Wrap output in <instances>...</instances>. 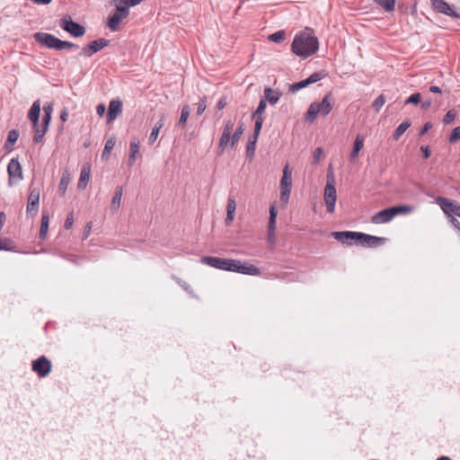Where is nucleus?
Segmentation results:
<instances>
[{"label": "nucleus", "instance_id": "nucleus-18", "mask_svg": "<svg viewBox=\"0 0 460 460\" xmlns=\"http://www.w3.org/2000/svg\"><path fill=\"white\" fill-rule=\"evenodd\" d=\"M277 209L275 206H270V218L268 223V242L270 244H274L276 243V219H277Z\"/></svg>", "mask_w": 460, "mask_h": 460}, {"label": "nucleus", "instance_id": "nucleus-4", "mask_svg": "<svg viewBox=\"0 0 460 460\" xmlns=\"http://www.w3.org/2000/svg\"><path fill=\"white\" fill-rule=\"evenodd\" d=\"M200 261L212 268L231 272H234L235 265L238 263V260L213 256H203Z\"/></svg>", "mask_w": 460, "mask_h": 460}, {"label": "nucleus", "instance_id": "nucleus-63", "mask_svg": "<svg viewBox=\"0 0 460 460\" xmlns=\"http://www.w3.org/2000/svg\"><path fill=\"white\" fill-rule=\"evenodd\" d=\"M189 117H180V119L177 123L178 127L183 128L186 125L187 119Z\"/></svg>", "mask_w": 460, "mask_h": 460}, {"label": "nucleus", "instance_id": "nucleus-3", "mask_svg": "<svg viewBox=\"0 0 460 460\" xmlns=\"http://www.w3.org/2000/svg\"><path fill=\"white\" fill-rule=\"evenodd\" d=\"M334 105L332 93H328L321 102H314L305 115H328Z\"/></svg>", "mask_w": 460, "mask_h": 460}, {"label": "nucleus", "instance_id": "nucleus-52", "mask_svg": "<svg viewBox=\"0 0 460 460\" xmlns=\"http://www.w3.org/2000/svg\"><path fill=\"white\" fill-rule=\"evenodd\" d=\"M173 279L176 280V282L189 294H192L193 290L190 288V286L184 280L181 279L180 278L173 277Z\"/></svg>", "mask_w": 460, "mask_h": 460}, {"label": "nucleus", "instance_id": "nucleus-62", "mask_svg": "<svg viewBox=\"0 0 460 460\" xmlns=\"http://www.w3.org/2000/svg\"><path fill=\"white\" fill-rule=\"evenodd\" d=\"M6 221V215L4 212L0 211V231L2 230L4 223Z\"/></svg>", "mask_w": 460, "mask_h": 460}, {"label": "nucleus", "instance_id": "nucleus-10", "mask_svg": "<svg viewBox=\"0 0 460 460\" xmlns=\"http://www.w3.org/2000/svg\"><path fill=\"white\" fill-rule=\"evenodd\" d=\"M51 362L45 357L40 356L31 363V369L35 372L39 377H46L51 371Z\"/></svg>", "mask_w": 460, "mask_h": 460}, {"label": "nucleus", "instance_id": "nucleus-31", "mask_svg": "<svg viewBox=\"0 0 460 460\" xmlns=\"http://www.w3.org/2000/svg\"><path fill=\"white\" fill-rule=\"evenodd\" d=\"M257 140L258 137H256V135H251L248 138L246 146V156L250 160L254 157Z\"/></svg>", "mask_w": 460, "mask_h": 460}, {"label": "nucleus", "instance_id": "nucleus-53", "mask_svg": "<svg viewBox=\"0 0 460 460\" xmlns=\"http://www.w3.org/2000/svg\"><path fill=\"white\" fill-rule=\"evenodd\" d=\"M266 100L261 99L257 109L252 113V115H261L266 108Z\"/></svg>", "mask_w": 460, "mask_h": 460}, {"label": "nucleus", "instance_id": "nucleus-38", "mask_svg": "<svg viewBox=\"0 0 460 460\" xmlns=\"http://www.w3.org/2000/svg\"><path fill=\"white\" fill-rule=\"evenodd\" d=\"M244 131V128H243V124L241 123L235 129L234 131L233 130L232 134H231V143H230V147L233 148L235 144L239 141L241 136L243 135Z\"/></svg>", "mask_w": 460, "mask_h": 460}, {"label": "nucleus", "instance_id": "nucleus-37", "mask_svg": "<svg viewBox=\"0 0 460 460\" xmlns=\"http://www.w3.org/2000/svg\"><path fill=\"white\" fill-rule=\"evenodd\" d=\"M411 126V122L409 120H404L394 130L393 134L394 140L397 141L402 134L408 129V128Z\"/></svg>", "mask_w": 460, "mask_h": 460}, {"label": "nucleus", "instance_id": "nucleus-12", "mask_svg": "<svg viewBox=\"0 0 460 460\" xmlns=\"http://www.w3.org/2000/svg\"><path fill=\"white\" fill-rule=\"evenodd\" d=\"M128 15L129 11L115 7L114 13L107 18L106 25L111 31H118L119 30L120 22L122 20L128 18Z\"/></svg>", "mask_w": 460, "mask_h": 460}, {"label": "nucleus", "instance_id": "nucleus-51", "mask_svg": "<svg viewBox=\"0 0 460 460\" xmlns=\"http://www.w3.org/2000/svg\"><path fill=\"white\" fill-rule=\"evenodd\" d=\"M263 123V117H256L253 134L256 135V137H259V134L261 132V127Z\"/></svg>", "mask_w": 460, "mask_h": 460}, {"label": "nucleus", "instance_id": "nucleus-50", "mask_svg": "<svg viewBox=\"0 0 460 460\" xmlns=\"http://www.w3.org/2000/svg\"><path fill=\"white\" fill-rule=\"evenodd\" d=\"M27 115H40V102L37 100L33 102Z\"/></svg>", "mask_w": 460, "mask_h": 460}, {"label": "nucleus", "instance_id": "nucleus-28", "mask_svg": "<svg viewBox=\"0 0 460 460\" xmlns=\"http://www.w3.org/2000/svg\"><path fill=\"white\" fill-rule=\"evenodd\" d=\"M89 180H90V166H84L80 172L77 188L80 190L85 189Z\"/></svg>", "mask_w": 460, "mask_h": 460}, {"label": "nucleus", "instance_id": "nucleus-6", "mask_svg": "<svg viewBox=\"0 0 460 460\" xmlns=\"http://www.w3.org/2000/svg\"><path fill=\"white\" fill-rule=\"evenodd\" d=\"M336 188L334 185V178L328 174L327 182L324 188L323 199L326 205L328 213H333L335 209V204L337 200Z\"/></svg>", "mask_w": 460, "mask_h": 460}, {"label": "nucleus", "instance_id": "nucleus-59", "mask_svg": "<svg viewBox=\"0 0 460 460\" xmlns=\"http://www.w3.org/2000/svg\"><path fill=\"white\" fill-rule=\"evenodd\" d=\"M420 150L423 153V157L428 159L430 156L429 147L428 146H421Z\"/></svg>", "mask_w": 460, "mask_h": 460}, {"label": "nucleus", "instance_id": "nucleus-26", "mask_svg": "<svg viewBox=\"0 0 460 460\" xmlns=\"http://www.w3.org/2000/svg\"><path fill=\"white\" fill-rule=\"evenodd\" d=\"M18 137H19L18 130L17 129H11L8 132L7 139L4 142V148L6 151L13 150V147L14 144L16 143V141L18 140Z\"/></svg>", "mask_w": 460, "mask_h": 460}, {"label": "nucleus", "instance_id": "nucleus-1", "mask_svg": "<svg viewBox=\"0 0 460 460\" xmlns=\"http://www.w3.org/2000/svg\"><path fill=\"white\" fill-rule=\"evenodd\" d=\"M318 49V38L314 35V31L310 28L298 32L291 43V51L302 58L314 55Z\"/></svg>", "mask_w": 460, "mask_h": 460}, {"label": "nucleus", "instance_id": "nucleus-35", "mask_svg": "<svg viewBox=\"0 0 460 460\" xmlns=\"http://www.w3.org/2000/svg\"><path fill=\"white\" fill-rule=\"evenodd\" d=\"M70 181H71L70 174L67 172H65L63 173V175L60 179L59 184H58V191L61 196L65 195Z\"/></svg>", "mask_w": 460, "mask_h": 460}, {"label": "nucleus", "instance_id": "nucleus-2", "mask_svg": "<svg viewBox=\"0 0 460 460\" xmlns=\"http://www.w3.org/2000/svg\"><path fill=\"white\" fill-rule=\"evenodd\" d=\"M35 41L47 49L55 50L78 49V45L71 41L62 40L48 32H36L33 35Z\"/></svg>", "mask_w": 460, "mask_h": 460}, {"label": "nucleus", "instance_id": "nucleus-27", "mask_svg": "<svg viewBox=\"0 0 460 460\" xmlns=\"http://www.w3.org/2000/svg\"><path fill=\"white\" fill-rule=\"evenodd\" d=\"M363 146H364V137L360 135H358L354 140L353 148L349 155V158L351 161L355 160L358 157V153L362 149Z\"/></svg>", "mask_w": 460, "mask_h": 460}, {"label": "nucleus", "instance_id": "nucleus-23", "mask_svg": "<svg viewBox=\"0 0 460 460\" xmlns=\"http://www.w3.org/2000/svg\"><path fill=\"white\" fill-rule=\"evenodd\" d=\"M236 209V202H235V196L230 193L228 199H227V205H226V217L225 219V223L226 226H229L234 218Z\"/></svg>", "mask_w": 460, "mask_h": 460}, {"label": "nucleus", "instance_id": "nucleus-9", "mask_svg": "<svg viewBox=\"0 0 460 460\" xmlns=\"http://www.w3.org/2000/svg\"><path fill=\"white\" fill-rule=\"evenodd\" d=\"M59 25L65 31L68 32L70 35L75 38L82 37L86 32L84 26L76 22H74L69 15L64 16L60 20Z\"/></svg>", "mask_w": 460, "mask_h": 460}, {"label": "nucleus", "instance_id": "nucleus-39", "mask_svg": "<svg viewBox=\"0 0 460 460\" xmlns=\"http://www.w3.org/2000/svg\"><path fill=\"white\" fill-rule=\"evenodd\" d=\"M0 251L16 252L13 242L7 237L0 239Z\"/></svg>", "mask_w": 460, "mask_h": 460}, {"label": "nucleus", "instance_id": "nucleus-58", "mask_svg": "<svg viewBox=\"0 0 460 460\" xmlns=\"http://www.w3.org/2000/svg\"><path fill=\"white\" fill-rule=\"evenodd\" d=\"M106 106L103 103H100L96 107L97 115H105Z\"/></svg>", "mask_w": 460, "mask_h": 460}, {"label": "nucleus", "instance_id": "nucleus-13", "mask_svg": "<svg viewBox=\"0 0 460 460\" xmlns=\"http://www.w3.org/2000/svg\"><path fill=\"white\" fill-rule=\"evenodd\" d=\"M109 44L110 40L104 38L95 40L84 46L81 49L80 55L90 58L103 48L109 46Z\"/></svg>", "mask_w": 460, "mask_h": 460}, {"label": "nucleus", "instance_id": "nucleus-46", "mask_svg": "<svg viewBox=\"0 0 460 460\" xmlns=\"http://www.w3.org/2000/svg\"><path fill=\"white\" fill-rule=\"evenodd\" d=\"M308 85H309L308 82L306 81V79H305V80H302L300 82L294 83V84H290L289 92L296 93V92H297V91H299V90H301V89H303V88H305V87H306Z\"/></svg>", "mask_w": 460, "mask_h": 460}, {"label": "nucleus", "instance_id": "nucleus-57", "mask_svg": "<svg viewBox=\"0 0 460 460\" xmlns=\"http://www.w3.org/2000/svg\"><path fill=\"white\" fill-rule=\"evenodd\" d=\"M91 230H92V222H88L84 228L83 239H86L89 236Z\"/></svg>", "mask_w": 460, "mask_h": 460}, {"label": "nucleus", "instance_id": "nucleus-25", "mask_svg": "<svg viewBox=\"0 0 460 460\" xmlns=\"http://www.w3.org/2000/svg\"><path fill=\"white\" fill-rule=\"evenodd\" d=\"M280 96L281 93L279 92L273 91L270 87H266L264 89L263 100H266V102H268L271 105L276 104L279 102Z\"/></svg>", "mask_w": 460, "mask_h": 460}, {"label": "nucleus", "instance_id": "nucleus-54", "mask_svg": "<svg viewBox=\"0 0 460 460\" xmlns=\"http://www.w3.org/2000/svg\"><path fill=\"white\" fill-rule=\"evenodd\" d=\"M73 224H74V213L70 212L66 216V218L64 223L65 229H66V230L70 229L72 227Z\"/></svg>", "mask_w": 460, "mask_h": 460}, {"label": "nucleus", "instance_id": "nucleus-45", "mask_svg": "<svg viewBox=\"0 0 460 460\" xmlns=\"http://www.w3.org/2000/svg\"><path fill=\"white\" fill-rule=\"evenodd\" d=\"M163 126L162 119L154 127L149 136V145H152L157 138L160 128Z\"/></svg>", "mask_w": 460, "mask_h": 460}, {"label": "nucleus", "instance_id": "nucleus-14", "mask_svg": "<svg viewBox=\"0 0 460 460\" xmlns=\"http://www.w3.org/2000/svg\"><path fill=\"white\" fill-rule=\"evenodd\" d=\"M234 121L227 119L222 131L218 144V155H222L228 145L231 143V134L234 130Z\"/></svg>", "mask_w": 460, "mask_h": 460}, {"label": "nucleus", "instance_id": "nucleus-29", "mask_svg": "<svg viewBox=\"0 0 460 460\" xmlns=\"http://www.w3.org/2000/svg\"><path fill=\"white\" fill-rule=\"evenodd\" d=\"M143 0H111V4L118 8L129 11V7L139 4Z\"/></svg>", "mask_w": 460, "mask_h": 460}, {"label": "nucleus", "instance_id": "nucleus-32", "mask_svg": "<svg viewBox=\"0 0 460 460\" xmlns=\"http://www.w3.org/2000/svg\"><path fill=\"white\" fill-rule=\"evenodd\" d=\"M214 98H215V95L203 96L199 102L198 109H197V115H201L205 111L207 107L210 106L213 103Z\"/></svg>", "mask_w": 460, "mask_h": 460}, {"label": "nucleus", "instance_id": "nucleus-24", "mask_svg": "<svg viewBox=\"0 0 460 460\" xmlns=\"http://www.w3.org/2000/svg\"><path fill=\"white\" fill-rule=\"evenodd\" d=\"M49 216L48 212H42L40 228L39 233V237L40 240H45L48 235L49 231Z\"/></svg>", "mask_w": 460, "mask_h": 460}, {"label": "nucleus", "instance_id": "nucleus-33", "mask_svg": "<svg viewBox=\"0 0 460 460\" xmlns=\"http://www.w3.org/2000/svg\"><path fill=\"white\" fill-rule=\"evenodd\" d=\"M122 111V102L119 99L111 100L106 115H119Z\"/></svg>", "mask_w": 460, "mask_h": 460}, {"label": "nucleus", "instance_id": "nucleus-16", "mask_svg": "<svg viewBox=\"0 0 460 460\" xmlns=\"http://www.w3.org/2000/svg\"><path fill=\"white\" fill-rule=\"evenodd\" d=\"M436 203L440 206L445 214L451 213L460 217V205L441 196L436 198Z\"/></svg>", "mask_w": 460, "mask_h": 460}, {"label": "nucleus", "instance_id": "nucleus-43", "mask_svg": "<svg viewBox=\"0 0 460 460\" xmlns=\"http://www.w3.org/2000/svg\"><path fill=\"white\" fill-rule=\"evenodd\" d=\"M285 36H286L285 31L283 30H281V31H278L270 34L269 36V40L270 41H273L276 43H280V42L284 41Z\"/></svg>", "mask_w": 460, "mask_h": 460}, {"label": "nucleus", "instance_id": "nucleus-41", "mask_svg": "<svg viewBox=\"0 0 460 460\" xmlns=\"http://www.w3.org/2000/svg\"><path fill=\"white\" fill-rule=\"evenodd\" d=\"M326 76L327 73L324 70H321L313 73L309 77L306 78V81L308 82L309 84H311L323 79Z\"/></svg>", "mask_w": 460, "mask_h": 460}, {"label": "nucleus", "instance_id": "nucleus-44", "mask_svg": "<svg viewBox=\"0 0 460 460\" xmlns=\"http://www.w3.org/2000/svg\"><path fill=\"white\" fill-rule=\"evenodd\" d=\"M116 143L115 137H111L105 143L104 149L102 151V157L109 155L113 149Z\"/></svg>", "mask_w": 460, "mask_h": 460}, {"label": "nucleus", "instance_id": "nucleus-8", "mask_svg": "<svg viewBox=\"0 0 460 460\" xmlns=\"http://www.w3.org/2000/svg\"><path fill=\"white\" fill-rule=\"evenodd\" d=\"M32 122L35 131L33 140L36 143L42 141L44 135L48 131L49 125L52 117H29Z\"/></svg>", "mask_w": 460, "mask_h": 460}, {"label": "nucleus", "instance_id": "nucleus-64", "mask_svg": "<svg viewBox=\"0 0 460 460\" xmlns=\"http://www.w3.org/2000/svg\"><path fill=\"white\" fill-rule=\"evenodd\" d=\"M456 117H443V122L446 125H448L454 121Z\"/></svg>", "mask_w": 460, "mask_h": 460}, {"label": "nucleus", "instance_id": "nucleus-40", "mask_svg": "<svg viewBox=\"0 0 460 460\" xmlns=\"http://www.w3.org/2000/svg\"><path fill=\"white\" fill-rule=\"evenodd\" d=\"M423 95H425V93L422 94L421 102H420V108L423 111H427L433 105H437L438 102V99L432 100L429 97L423 99Z\"/></svg>", "mask_w": 460, "mask_h": 460}, {"label": "nucleus", "instance_id": "nucleus-60", "mask_svg": "<svg viewBox=\"0 0 460 460\" xmlns=\"http://www.w3.org/2000/svg\"><path fill=\"white\" fill-rule=\"evenodd\" d=\"M429 93H433L442 94V89L439 86H437V85H431L429 88Z\"/></svg>", "mask_w": 460, "mask_h": 460}, {"label": "nucleus", "instance_id": "nucleus-55", "mask_svg": "<svg viewBox=\"0 0 460 460\" xmlns=\"http://www.w3.org/2000/svg\"><path fill=\"white\" fill-rule=\"evenodd\" d=\"M43 112H44V115H51L53 112V103L52 102L46 103L43 106Z\"/></svg>", "mask_w": 460, "mask_h": 460}, {"label": "nucleus", "instance_id": "nucleus-42", "mask_svg": "<svg viewBox=\"0 0 460 460\" xmlns=\"http://www.w3.org/2000/svg\"><path fill=\"white\" fill-rule=\"evenodd\" d=\"M421 97H422V93H412L411 96H409L404 101V105H408V104L417 105V104H420V102H421Z\"/></svg>", "mask_w": 460, "mask_h": 460}, {"label": "nucleus", "instance_id": "nucleus-34", "mask_svg": "<svg viewBox=\"0 0 460 460\" xmlns=\"http://www.w3.org/2000/svg\"><path fill=\"white\" fill-rule=\"evenodd\" d=\"M372 1L387 13L394 12L395 9L396 0H372Z\"/></svg>", "mask_w": 460, "mask_h": 460}, {"label": "nucleus", "instance_id": "nucleus-61", "mask_svg": "<svg viewBox=\"0 0 460 460\" xmlns=\"http://www.w3.org/2000/svg\"><path fill=\"white\" fill-rule=\"evenodd\" d=\"M431 128V123L427 122L424 124L423 128L420 131V136H422L427 133V131Z\"/></svg>", "mask_w": 460, "mask_h": 460}, {"label": "nucleus", "instance_id": "nucleus-21", "mask_svg": "<svg viewBox=\"0 0 460 460\" xmlns=\"http://www.w3.org/2000/svg\"><path fill=\"white\" fill-rule=\"evenodd\" d=\"M394 217L390 207L376 213L372 217L371 222L373 224H385L390 222Z\"/></svg>", "mask_w": 460, "mask_h": 460}, {"label": "nucleus", "instance_id": "nucleus-49", "mask_svg": "<svg viewBox=\"0 0 460 460\" xmlns=\"http://www.w3.org/2000/svg\"><path fill=\"white\" fill-rule=\"evenodd\" d=\"M449 142L451 144H455L456 143L458 140H460V126L458 127H456L451 134H450V137H449Z\"/></svg>", "mask_w": 460, "mask_h": 460}, {"label": "nucleus", "instance_id": "nucleus-7", "mask_svg": "<svg viewBox=\"0 0 460 460\" xmlns=\"http://www.w3.org/2000/svg\"><path fill=\"white\" fill-rule=\"evenodd\" d=\"M40 190L34 187L33 184H31L29 187V196L26 206V214L28 217H33L38 214L40 208Z\"/></svg>", "mask_w": 460, "mask_h": 460}, {"label": "nucleus", "instance_id": "nucleus-15", "mask_svg": "<svg viewBox=\"0 0 460 460\" xmlns=\"http://www.w3.org/2000/svg\"><path fill=\"white\" fill-rule=\"evenodd\" d=\"M331 235L336 239L337 241L346 243L348 245H352L353 243L358 245L360 232H353V231H339L332 232Z\"/></svg>", "mask_w": 460, "mask_h": 460}, {"label": "nucleus", "instance_id": "nucleus-22", "mask_svg": "<svg viewBox=\"0 0 460 460\" xmlns=\"http://www.w3.org/2000/svg\"><path fill=\"white\" fill-rule=\"evenodd\" d=\"M140 140L137 137H133L129 143V155L128 159V166H132L139 155Z\"/></svg>", "mask_w": 460, "mask_h": 460}, {"label": "nucleus", "instance_id": "nucleus-30", "mask_svg": "<svg viewBox=\"0 0 460 460\" xmlns=\"http://www.w3.org/2000/svg\"><path fill=\"white\" fill-rule=\"evenodd\" d=\"M123 195V187L118 186L115 190L114 195L111 202V209L117 211L120 206V200Z\"/></svg>", "mask_w": 460, "mask_h": 460}, {"label": "nucleus", "instance_id": "nucleus-17", "mask_svg": "<svg viewBox=\"0 0 460 460\" xmlns=\"http://www.w3.org/2000/svg\"><path fill=\"white\" fill-rule=\"evenodd\" d=\"M386 242V238L378 237L360 232L358 245H362L370 248H376L383 245Z\"/></svg>", "mask_w": 460, "mask_h": 460}, {"label": "nucleus", "instance_id": "nucleus-19", "mask_svg": "<svg viewBox=\"0 0 460 460\" xmlns=\"http://www.w3.org/2000/svg\"><path fill=\"white\" fill-rule=\"evenodd\" d=\"M234 272L250 276H259L261 274V270L252 264H249L247 262L242 263L241 261L238 260Z\"/></svg>", "mask_w": 460, "mask_h": 460}, {"label": "nucleus", "instance_id": "nucleus-56", "mask_svg": "<svg viewBox=\"0 0 460 460\" xmlns=\"http://www.w3.org/2000/svg\"><path fill=\"white\" fill-rule=\"evenodd\" d=\"M322 155H323V149L321 147L315 148V150L314 151V155H313L314 162L317 163L320 160Z\"/></svg>", "mask_w": 460, "mask_h": 460}, {"label": "nucleus", "instance_id": "nucleus-47", "mask_svg": "<svg viewBox=\"0 0 460 460\" xmlns=\"http://www.w3.org/2000/svg\"><path fill=\"white\" fill-rule=\"evenodd\" d=\"M385 103V98L383 94H380L378 97H376L374 100V102L372 103V107L376 112H378L380 111L381 107H383V105Z\"/></svg>", "mask_w": 460, "mask_h": 460}, {"label": "nucleus", "instance_id": "nucleus-20", "mask_svg": "<svg viewBox=\"0 0 460 460\" xmlns=\"http://www.w3.org/2000/svg\"><path fill=\"white\" fill-rule=\"evenodd\" d=\"M7 172L9 175V185H12V178H22V170L20 162L17 158H13L7 165Z\"/></svg>", "mask_w": 460, "mask_h": 460}, {"label": "nucleus", "instance_id": "nucleus-48", "mask_svg": "<svg viewBox=\"0 0 460 460\" xmlns=\"http://www.w3.org/2000/svg\"><path fill=\"white\" fill-rule=\"evenodd\" d=\"M227 104V98L226 96H221L217 101V103H216V106L214 107L213 110H211L210 111L211 112H214V113H217L219 111H221L223 108H225V106Z\"/></svg>", "mask_w": 460, "mask_h": 460}, {"label": "nucleus", "instance_id": "nucleus-11", "mask_svg": "<svg viewBox=\"0 0 460 460\" xmlns=\"http://www.w3.org/2000/svg\"><path fill=\"white\" fill-rule=\"evenodd\" d=\"M431 5H432L433 9L438 13L446 14L452 18L460 19V8L455 9L452 5H450L445 0H431Z\"/></svg>", "mask_w": 460, "mask_h": 460}, {"label": "nucleus", "instance_id": "nucleus-5", "mask_svg": "<svg viewBox=\"0 0 460 460\" xmlns=\"http://www.w3.org/2000/svg\"><path fill=\"white\" fill-rule=\"evenodd\" d=\"M292 187V171L289 168V164H287L283 168V175L280 180V201L284 204H288Z\"/></svg>", "mask_w": 460, "mask_h": 460}, {"label": "nucleus", "instance_id": "nucleus-36", "mask_svg": "<svg viewBox=\"0 0 460 460\" xmlns=\"http://www.w3.org/2000/svg\"><path fill=\"white\" fill-rule=\"evenodd\" d=\"M394 217L402 214H409L413 211L414 208L410 205H399L391 207Z\"/></svg>", "mask_w": 460, "mask_h": 460}]
</instances>
